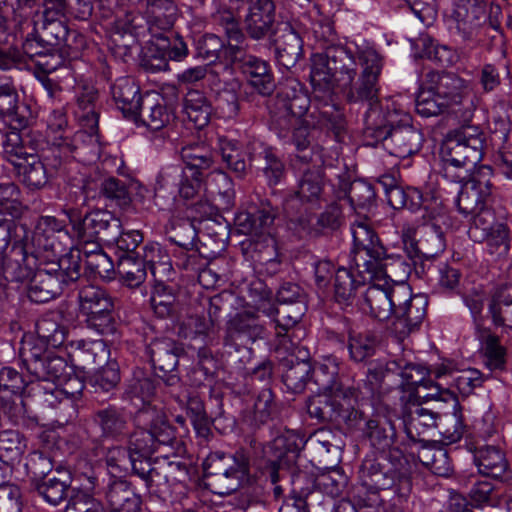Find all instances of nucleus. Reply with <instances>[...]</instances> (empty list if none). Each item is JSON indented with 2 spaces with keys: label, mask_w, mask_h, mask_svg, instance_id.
Wrapping results in <instances>:
<instances>
[{
  "label": "nucleus",
  "mask_w": 512,
  "mask_h": 512,
  "mask_svg": "<svg viewBox=\"0 0 512 512\" xmlns=\"http://www.w3.org/2000/svg\"><path fill=\"white\" fill-rule=\"evenodd\" d=\"M306 312L305 301H299L296 305L280 304L279 307L273 310V321L275 323L276 335L289 339L292 343L293 333H290L292 329L296 327L301 318Z\"/></svg>",
  "instance_id": "a18cd8bd"
},
{
  "label": "nucleus",
  "mask_w": 512,
  "mask_h": 512,
  "mask_svg": "<svg viewBox=\"0 0 512 512\" xmlns=\"http://www.w3.org/2000/svg\"><path fill=\"white\" fill-rule=\"evenodd\" d=\"M348 350L350 357L355 362H363L374 355L376 350V338L370 333L356 332L348 328Z\"/></svg>",
  "instance_id": "680f3d73"
},
{
  "label": "nucleus",
  "mask_w": 512,
  "mask_h": 512,
  "mask_svg": "<svg viewBox=\"0 0 512 512\" xmlns=\"http://www.w3.org/2000/svg\"><path fill=\"white\" fill-rule=\"evenodd\" d=\"M99 244H113L121 229V222L111 212L96 210L89 212Z\"/></svg>",
  "instance_id": "13d9d810"
},
{
  "label": "nucleus",
  "mask_w": 512,
  "mask_h": 512,
  "mask_svg": "<svg viewBox=\"0 0 512 512\" xmlns=\"http://www.w3.org/2000/svg\"><path fill=\"white\" fill-rule=\"evenodd\" d=\"M234 62L247 78L248 83L261 95L268 96L275 89L274 78L269 64L247 53L236 54Z\"/></svg>",
  "instance_id": "aec40b11"
},
{
  "label": "nucleus",
  "mask_w": 512,
  "mask_h": 512,
  "mask_svg": "<svg viewBox=\"0 0 512 512\" xmlns=\"http://www.w3.org/2000/svg\"><path fill=\"white\" fill-rule=\"evenodd\" d=\"M429 78V84L447 109L462 104L470 94L467 81L454 73H430Z\"/></svg>",
  "instance_id": "4be33fe9"
},
{
  "label": "nucleus",
  "mask_w": 512,
  "mask_h": 512,
  "mask_svg": "<svg viewBox=\"0 0 512 512\" xmlns=\"http://www.w3.org/2000/svg\"><path fill=\"white\" fill-rule=\"evenodd\" d=\"M367 282L360 308L370 317L378 321H386L392 317V306L389 298V280L388 266L382 268V273Z\"/></svg>",
  "instance_id": "dca6fc26"
},
{
  "label": "nucleus",
  "mask_w": 512,
  "mask_h": 512,
  "mask_svg": "<svg viewBox=\"0 0 512 512\" xmlns=\"http://www.w3.org/2000/svg\"><path fill=\"white\" fill-rule=\"evenodd\" d=\"M477 337L482 345L485 364L491 370H503L506 364V348L501 345L499 337L489 328H479Z\"/></svg>",
  "instance_id": "8fccbe9b"
},
{
  "label": "nucleus",
  "mask_w": 512,
  "mask_h": 512,
  "mask_svg": "<svg viewBox=\"0 0 512 512\" xmlns=\"http://www.w3.org/2000/svg\"><path fill=\"white\" fill-rule=\"evenodd\" d=\"M282 366V381L286 388L293 393L303 392L308 381L311 379V364L297 359H285L282 362Z\"/></svg>",
  "instance_id": "3c124183"
},
{
  "label": "nucleus",
  "mask_w": 512,
  "mask_h": 512,
  "mask_svg": "<svg viewBox=\"0 0 512 512\" xmlns=\"http://www.w3.org/2000/svg\"><path fill=\"white\" fill-rule=\"evenodd\" d=\"M350 230L353 237L352 261L359 271L382 273L389 260L404 263L400 255L388 253L367 218L356 219Z\"/></svg>",
  "instance_id": "39448f33"
},
{
  "label": "nucleus",
  "mask_w": 512,
  "mask_h": 512,
  "mask_svg": "<svg viewBox=\"0 0 512 512\" xmlns=\"http://www.w3.org/2000/svg\"><path fill=\"white\" fill-rule=\"evenodd\" d=\"M172 113L159 99L146 95L141 105V109L136 114L144 125L151 130H160L165 127L172 119Z\"/></svg>",
  "instance_id": "603ef678"
},
{
  "label": "nucleus",
  "mask_w": 512,
  "mask_h": 512,
  "mask_svg": "<svg viewBox=\"0 0 512 512\" xmlns=\"http://www.w3.org/2000/svg\"><path fill=\"white\" fill-rule=\"evenodd\" d=\"M159 43V55H153L152 50L149 49L147 57L153 59L155 63H151L154 70H166L168 68L167 57L173 61H183L189 54V49L186 42L181 36L176 35L172 40L165 34L155 38Z\"/></svg>",
  "instance_id": "a19ab883"
},
{
  "label": "nucleus",
  "mask_w": 512,
  "mask_h": 512,
  "mask_svg": "<svg viewBox=\"0 0 512 512\" xmlns=\"http://www.w3.org/2000/svg\"><path fill=\"white\" fill-rule=\"evenodd\" d=\"M306 447V439L300 432L295 430H286L275 437L267 446L262 449L263 457L271 464L273 469L280 465L284 458L288 461L289 455L295 458L299 452Z\"/></svg>",
  "instance_id": "b1692460"
},
{
  "label": "nucleus",
  "mask_w": 512,
  "mask_h": 512,
  "mask_svg": "<svg viewBox=\"0 0 512 512\" xmlns=\"http://www.w3.org/2000/svg\"><path fill=\"white\" fill-rule=\"evenodd\" d=\"M315 383L325 392H342L346 389L359 390L347 377L340 375L339 362L334 357H326L312 369Z\"/></svg>",
  "instance_id": "bb28decb"
},
{
  "label": "nucleus",
  "mask_w": 512,
  "mask_h": 512,
  "mask_svg": "<svg viewBox=\"0 0 512 512\" xmlns=\"http://www.w3.org/2000/svg\"><path fill=\"white\" fill-rule=\"evenodd\" d=\"M249 159L263 160L262 171L270 186H275L285 176V165L272 147L259 141H253L248 146Z\"/></svg>",
  "instance_id": "c9c22d12"
},
{
  "label": "nucleus",
  "mask_w": 512,
  "mask_h": 512,
  "mask_svg": "<svg viewBox=\"0 0 512 512\" xmlns=\"http://www.w3.org/2000/svg\"><path fill=\"white\" fill-rule=\"evenodd\" d=\"M94 421L100 427L104 438L121 440L129 434L125 416L115 408L98 410L95 412Z\"/></svg>",
  "instance_id": "09e8293b"
},
{
  "label": "nucleus",
  "mask_w": 512,
  "mask_h": 512,
  "mask_svg": "<svg viewBox=\"0 0 512 512\" xmlns=\"http://www.w3.org/2000/svg\"><path fill=\"white\" fill-rule=\"evenodd\" d=\"M30 232L26 225L0 216V264L7 279L29 278L37 267V255L29 250Z\"/></svg>",
  "instance_id": "7ed1b4c3"
},
{
  "label": "nucleus",
  "mask_w": 512,
  "mask_h": 512,
  "mask_svg": "<svg viewBox=\"0 0 512 512\" xmlns=\"http://www.w3.org/2000/svg\"><path fill=\"white\" fill-rule=\"evenodd\" d=\"M80 313L89 329L100 335L114 334L117 321L114 302L109 293L95 285L83 286L78 293Z\"/></svg>",
  "instance_id": "9b49d317"
},
{
  "label": "nucleus",
  "mask_w": 512,
  "mask_h": 512,
  "mask_svg": "<svg viewBox=\"0 0 512 512\" xmlns=\"http://www.w3.org/2000/svg\"><path fill=\"white\" fill-rule=\"evenodd\" d=\"M474 462L480 474L492 477H502L508 469V461L504 452L495 445H485L476 449Z\"/></svg>",
  "instance_id": "ea45409f"
},
{
  "label": "nucleus",
  "mask_w": 512,
  "mask_h": 512,
  "mask_svg": "<svg viewBox=\"0 0 512 512\" xmlns=\"http://www.w3.org/2000/svg\"><path fill=\"white\" fill-rule=\"evenodd\" d=\"M314 37L310 80L316 97L340 92L350 103L376 101L384 58L375 47L365 40L341 43L329 21L314 27Z\"/></svg>",
  "instance_id": "f257e3e1"
},
{
  "label": "nucleus",
  "mask_w": 512,
  "mask_h": 512,
  "mask_svg": "<svg viewBox=\"0 0 512 512\" xmlns=\"http://www.w3.org/2000/svg\"><path fill=\"white\" fill-rule=\"evenodd\" d=\"M97 91L93 86H82L76 94L77 110L75 112L84 134L93 137L98 129V114L95 111Z\"/></svg>",
  "instance_id": "79ce46f5"
},
{
  "label": "nucleus",
  "mask_w": 512,
  "mask_h": 512,
  "mask_svg": "<svg viewBox=\"0 0 512 512\" xmlns=\"http://www.w3.org/2000/svg\"><path fill=\"white\" fill-rule=\"evenodd\" d=\"M378 273L361 272L354 265L353 269L340 267L335 271L334 295L340 304L348 305L355 297L359 286L365 285Z\"/></svg>",
  "instance_id": "cd10ccee"
},
{
  "label": "nucleus",
  "mask_w": 512,
  "mask_h": 512,
  "mask_svg": "<svg viewBox=\"0 0 512 512\" xmlns=\"http://www.w3.org/2000/svg\"><path fill=\"white\" fill-rule=\"evenodd\" d=\"M428 300L425 295H413L410 302L403 309V313L393 320L391 331L397 338L403 339L418 329L426 315Z\"/></svg>",
  "instance_id": "7c9ffc66"
},
{
  "label": "nucleus",
  "mask_w": 512,
  "mask_h": 512,
  "mask_svg": "<svg viewBox=\"0 0 512 512\" xmlns=\"http://www.w3.org/2000/svg\"><path fill=\"white\" fill-rule=\"evenodd\" d=\"M428 370L415 364H407L401 371V386L404 390L414 389L418 397H437L441 391V383H435L426 376Z\"/></svg>",
  "instance_id": "e433bc0d"
},
{
  "label": "nucleus",
  "mask_w": 512,
  "mask_h": 512,
  "mask_svg": "<svg viewBox=\"0 0 512 512\" xmlns=\"http://www.w3.org/2000/svg\"><path fill=\"white\" fill-rule=\"evenodd\" d=\"M146 18L129 12L115 20L112 42L114 45L123 49V55L131 53V48L138 41V38L144 35L147 26L144 25Z\"/></svg>",
  "instance_id": "393cba45"
},
{
  "label": "nucleus",
  "mask_w": 512,
  "mask_h": 512,
  "mask_svg": "<svg viewBox=\"0 0 512 512\" xmlns=\"http://www.w3.org/2000/svg\"><path fill=\"white\" fill-rule=\"evenodd\" d=\"M218 149L228 168L239 177H243L247 171V163L238 141L220 136L218 137Z\"/></svg>",
  "instance_id": "e2e57ef3"
},
{
  "label": "nucleus",
  "mask_w": 512,
  "mask_h": 512,
  "mask_svg": "<svg viewBox=\"0 0 512 512\" xmlns=\"http://www.w3.org/2000/svg\"><path fill=\"white\" fill-rule=\"evenodd\" d=\"M420 239L416 240V230L411 226H404L401 230V238L404 248L409 256L433 258L441 254L446 247L443 231L435 223H425L421 230Z\"/></svg>",
  "instance_id": "4468645a"
},
{
  "label": "nucleus",
  "mask_w": 512,
  "mask_h": 512,
  "mask_svg": "<svg viewBox=\"0 0 512 512\" xmlns=\"http://www.w3.org/2000/svg\"><path fill=\"white\" fill-rule=\"evenodd\" d=\"M143 6L147 31L152 38L169 32L179 17V9L174 0H150Z\"/></svg>",
  "instance_id": "412c9836"
},
{
  "label": "nucleus",
  "mask_w": 512,
  "mask_h": 512,
  "mask_svg": "<svg viewBox=\"0 0 512 512\" xmlns=\"http://www.w3.org/2000/svg\"><path fill=\"white\" fill-rule=\"evenodd\" d=\"M250 455L244 449L235 452V468L228 473L212 477L208 482L211 491L218 495H227L238 489L240 481L249 472Z\"/></svg>",
  "instance_id": "f704fd0d"
},
{
  "label": "nucleus",
  "mask_w": 512,
  "mask_h": 512,
  "mask_svg": "<svg viewBox=\"0 0 512 512\" xmlns=\"http://www.w3.org/2000/svg\"><path fill=\"white\" fill-rule=\"evenodd\" d=\"M344 198L356 209H370L376 199L374 187L364 180H354L349 185L348 191H344Z\"/></svg>",
  "instance_id": "69168bd1"
},
{
  "label": "nucleus",
  "mask_w": 512,
  "mask_h": 512,
  "mask_svg": "<svg viewBox=\"0 0 512 512\" xmlns=\"http://www.w3.org/2000/svg\"><path fill=\"white\" fill-rule=\"evenodd\" d=\"M155 252L159 254L160 249L154 245H149L145 246L142 257L134 254H121L119 256L117 271L126 286L136 288L145 281L147 277L146 264L149 265L151 273L155 276Z\"/></svg>",
  "instance_id": "f3484780"
},
{
  "label": "nucleus",
  "mask_w": 512,
  "mask_h": 512,
  "mask_svg": "<svg viewBox=\"0 0 512 512\" xmlns=\"http://www.w3.org/2000/svg\"><path fill=\"white\" fill-rule=\"evenodd\" d=\"M66 370L65 376L61 380L47 384L42 387L43 401L51 407L58 403L67 401L73 404L78 400L85 387L84 382L77 375Z\"/></svg>",
  "instance_id": "a878e982"
},
{
  "label": "nucleus",
  "mask_w": 512,
  "mask_h": 512,
  "mask_svg": "<svg viewBox=\"0 0 512 512\" xmlns=\"http://www.w3.org/2000/svg\"><path fill=\"white\" fill-rule=\"evenodd\" d=\"M488 314L495 327L512 329V300L495 293L488 303Z\"/></svg>",
  "instance_id": "0e129e2a"
},
{
  "label": "nucleus",
  "mask_w": 512,
  "mask_h": 512,
  "mask_svg": "<svg viewBox=\"0 0 512 512\" xmlns=\"http://www.w3.org/2000/svg\"><path fill=\"white\" fill-rule=\"evenodd\" d=\"M487 21V5L482 0H453L449 30L454 41L463 48L481 45V32Z\"/></svg>",
  "instance_id": "9d476101"
},
{
  "label": "nucleus",
  "mask_w": 512,
  "mask_h": 512,
  "mask_svg": "<svg viewBox=\"0 0 512 512\" xmlns=\"http://www.w3.org/2000/svg\"><path fill=\"white\" fill-rule=\"evenodd\" d=\"M27 280L30 281L27 296L35 303L50 301L60 295L64 288V280H62L61 277L58 278L52 270L41 268L38 258L37 267ZM24 281H26V279Z\"/></svg>",
  "instance_id": "5701e85b"
},
{
  "label": "nucleus",
  "mask_w": 512,
  "mask_h": 512,
  "mask_svg": "<svg viewBox=\"0 0 512 512\" xmlns=\"http://www.w3.org/2000/svg\"><path fill=\"white\" fill-rule=\"evenodd\" d=\"M274 394L270 388L262 389L251 408L247 409L243 415V425L251 431H256L265 425L274 412Z\"/></svg>",
  "instance_id": "c03bdc74"
},
{
  "label": "nucleus",
  "mask_w": 512,
  "mask_h": 512,
  "mask_svg": "<svg viewBox=\"0 0 512 512\" xmlns=\"http://www.w3.org/2000/svg\"><path fill=\"white\" fill-rule=\"evenodd\" d=\"M359 390L346 389L342 392H325L311 396L307 401V412L320 422H333L356 427L363 419V413L356 409Z\"/></svg>",
  "instance_id": "6e6552de"
},
{
  "label": "nucleus",
  "mask_w": 512,
  "mask_h": 512,
  "mask_svg": "<svg viewBox=\"0 0 512 512\" xmlns=\"http://www.w3.org/2000/svg\"><path fill=\"white\" fill-rule=\"evenodd\" d=\"M417 458L435 475L447 477L452 471L447 451L443 448L422 445L417 451Z\"/></svg>",
  "instance_id": "4d7b16f0"
},
{
  "label": "nucleus",
  "mask_w": 512,
  "mask_h": 512,
  "mask_svg": "<svg viewBox=\"0 0 512 512\" xmlns=\"http://www.w3.org/2000/svg\"><path fill=\"white\" fill-rule=\"evenodd\" d=\"M396 470L384 455L366 458L359 471L361 484L373 495L393 487L396 479L403 481L409 487L410 482L406 478V473Z\"/></svg>",
  "instance_id": "ddd939ff"
},
{
  "label": "nucleus",
  "mask_w": 512,
  "mask_h": 512,
  "mask_svg": "<svg viewBox=\"0 0 512 512\" xmlns=\"http://www.w3.org/2000/svg\"><path fill=\"white\" fill-rule=\"evenodd\" d=\"M276 59L285 68L293 67L302 56V39L291 28L286 27L275 41Z\"/></svg>",
  "instance_id": "de8ad7c7"
},
{
  "label": "nucleus",
  "mask_w": 512,
  "mask_h": 512,
  "mask_svg": "<svg viewBox=\"0 0 512 512\" xmlns=\"http://www.w3.org/2000/svg\"><path fill=\"white\" fill-rule=\"evenodd\" d=\"M266 337V328L259 317L251 312H242L232 317L226 324L223 344L227 352L247 350L249 343Z\"/></svg>",
  "instance_id": "f8f14e48"
},
{
  "label": "nucleus",
  "mask_w": 512,
  "mask_h": 512,
  "mask_svg": "<svg viewBox=\"0 0 512 512\" xmlns=\"http://www.w3.org/2000/svg\"><path fill=\"white\" fill-rule=\"evenodd\" d=\"M174 446L176 452L173 454L165 453L160 456L164 469V484L173 485L185 480L188 476V464L183 459L185 453L184 446L175 438Z\"/></svg>",
  "instance_id": "5fc2aeb1"
},
{
  "label": "nucleus",
  "mask_w": 512,
  "mask_h": 512,
  "mask_svg": "<svg viewBox=\"0 0 512 512\" xmlns=\"http://www.w3.org/2000/svg\"><path fill=\"white\" fill-rule=\"evenodd\" d=\"M20 182L29 190L43 189L53 177L45 163L35 154L15 167Z\"/></svg>",
  "instance_id": "37998d69"
},
{
  "label": "nucleus",
  "mask_w": 512,
  "mask_h": 512,
  "mask_svg": "<svg viewBox=\"0 0 512 512\" xmlns=\"http://www.w3.org/2000/svg\"><path fill=\"white\" fill-rule=\"evenodd\" d=\"M70 357L76 367L93 371L107 359L106 345L102 340H77L71 343Z\"/></svg>",
  "instance_id": "2f4dec72"
},
{
  "label": "nucleus",
  "mask_w": 512,
  "mask_h": 512,
  "mask_svg": "<svg viewBox=\"0 0 512 512\" xmlns=\"http://www.w3.org/2000/svg\"><path fill=\"white\" fill-rule=\"evenodd\" d=\"M363 431L371 445L381 452L390 450L396 439L395 426L385 417L369 419Z\"/></svg>",
  "instance_id": "49530a36"
},
{
  "label": "nucleus",
  "mask_w": 512,
  "mask_h": 512,
  "mask_svg": "<svg viewBox=\"0 0 512 512\" xmlns=\"http://www.w3.org/2000/svg\"><path fill=\"white\" fill-rule=\"evenodd\" d=\"M310 98L303 85L294 80H286L269 104L271 125L279 137L286 138L290 127L307 120Z\"/></svg>",
  "instance_id": "423d86ee"
},
{
  "label": "nucleus",
  "mask_w": 512,
  "mask_h": 512,
  "mask_svg": "<svg viewBox=\"0 0 512 512\" xmlns=\"http://www.w3.org/2000/svg\"><path fill=\"white\" fill-rule=\"evenodd\" d=\"M29 385H33V380H26L15 368L7 366L0 369V393L11 394L15 397L12 408L13 416L25 413L22 395Z\"/></svg>",
  "instance_id": "58836bf2"
},
{
  "label": "nucleus",
  "mask_w": 512,
  "mask_h": 512,
  "mask_svg": "<svg viewBox=\"0 0 512 512\" xmlns=\"http://www.w3.org/2000/svg\"><path fill=\"white\" fill-rule=\"evenodd\" d=\"M63 17H43L41 26L37 24L33 28L40 34V41L45 43V47L59 46L65 42L68 36V28L62 20Z\"/></svg>",
  "instance_id": "bf43d9fd"
},
{
  "label": "nucleus",
  "mask_w": 512,
  "mask_h": 512,
  "mask_svg": "<svg viewBox=\"0 0 512 512\" xmlns=\"http://www.w3.org/2000/svg\"><path fill=\"white\" fill-rule=\"evenodd\" d=\"M106 500L108 512H138L141 499L135 493L131 484L121 478L112 479L107 485Z\"/></svg>",
  "instance_id": "473e14b6"
},
{
  "label": "nucleus",
  "mask_w": 512,
  "mask_h": 512,
  "mask_svg": "<svg viewBox=\"0 0 512 512\" xmlns=\"http://www.w3.org/2000/svg\"><path fill=\"white\" fill-rule=\"evenodd\" d=\"M176 296L169 286L162 282H158L151 296V308L160 318L170 316L174 311Z\"/></svg>",
  "instance_id": "774afa93"
},
{
  "label": "nucleus",
  "mask_w": 512,
  "mask_h": 512,
  "mask_svg": "<svg viewBox=\"0 0 512 512\" xmlns=\"http://www.w3.org/2000/svg\"><path fill=\"white\" fill-rule=\"evenodd\" d=\"M138 420L145 427L137 429L130 435L129 454L150 457L160 448L174 447V429L161 409L148 405L139 411Z\"/></svg>",
  "instance_id": "0eeeda50"
},
{
  "label": "nucleus",
  "mask_w": 512,
  "mask_h": 512,
  "mask_svg": "<svg viewBox=\"0 0 512 512\" xmlns=\"http://www.w3.org/2000/svg\"><path fill=\"white\" fill-rule=\"evenodd\" d=\"M441 153L443 161L475 167L483 157V139L466 129L457 131L444 142Z\"/></svg>",
  "instance_id": "2eb2a0df"
},
{
  "label": "nucleus",
  "mask_w": 512,
  "mask_h": 512,
  "mask_svg": "<svg viewBox=\"0 0 512 512\" xmlns=\"http://www.w3.org/2000/svg\"><path fill=\"white\" fill-rule=\"evenodd\" d=\"M111 94L116 106L124 116L136 118L141 109L144 97L141 96L140 88L130 77L118 78L111 86Z\"/></svg>",
  "instance_id": "72a5a7b5"
},
{
  "label": "nucleus",
  "mask_w": 512,
  "mask_h": 512,
  "mask_svg": "<svg viewBox=\"0 0 512 512\" xmlns=\"http://www.w3.org/2000/svg\"><path fill=\"white\" fill-rule=\"evenodd\" d=\"M439 415L430 408L420 404H412L407 408L403 418L405 432L408 438L414 442H425L423 435L437 428Z\"/></svg>",
  "instance_id": "c85d7f7f"
},
{
  "label": "nucleus",
  "mask_w": 512,
  "mask_h": 512,
  "mask_svg": "<svg viewBox=\"0 0 512 512\" xmlns=\"http://www.w3.org/2000/svg\"><path fill=\"white\" fill-rule=\"evenodd\" d=\"M181 351L176 342L170 338L155 339L147 347L154 369L164 373L175 370Z\"/></svg>",
  "instance_id": "4c0bfd02"
},
{
  "label": "nucleus",
  "mask_w": 512,
  "mask_h": 512,
  "mask_svg": "<svg viewBox=\"0 0 512 512\" xmlns=\"http://www.w3.org/2000/svg\"><path fill=\"white\" fill-rule=\"evenodd\" d=\"M35 488L46 502L54 506L66 500L71 491L70 483L57 478L36 482Z\"/></svg>",
  "instance_id": "338daca9"
},
{
  "label": "nucleus",
  "mask_w": 512,
  "mask_h": 512,
  "mask_svg": "<svg viewBox=\"0 0 512 512\" xmlns=\"http://www.w3.org/2000/svg\"><path fill=\"white\" fill-rule=\"evenodd\" d=\"M184 112L197 129H202L210 121L212 107L202 92L191 90L184 100Z\"/></svg>",
  "instance_id": "864d4df0"
},
{
  "label": "nucleus",
  "mask_w": 512,
  "mask_h": 512,
  "mask_svg": "<svg viewBox=\"0 0 512 512\" xmlns=\"http://www.w3.org/2000/svg\"><path fill=\"white\" fill-rule=\"evenodd\" d=\"M3 154L14 167L36 154L39 140L26 131L12 130L6 133L3 143Z\"/></svg>",
  "instance_id": "c756f323"
},
{
  "label": "nucleus",
  "mask_w": 512,
  "mask_h": 512,
  "mask_svg": "<svg viewBox=\"0 0 512 512\" xmlns=\"http://www.w3.org/2000/svg\"><path fill=\"white\" fill-rule=\"evenodd\" d=\"M329 185L320 167L306 168L298 176L295 189L283 200L286 216L304 226L310 221V213L327 201L326 189Z\"/></svg>",
  "instance_id": "20e7f679"
},
{
  "label": "nucleus",
  "mask_w": 512,
  "mask_h": 512,
  "mask_svg": "<svg viewBox=\"0 0 512 512\" xmlns=\"http://www.w3.org/2000/svg\"><path fill=\"white\" fill-rule=\"evenodd\" d=\"M84 133L78 131L74 134L73 139L64 138V136L52 138L48 141L49 147L43 151L42 161L53 177L56 175L64 176L66 174V166L74 159L78 150L77 142L82 139Z\"/></svg>",
  "instance_id": "6ab92c4d"
},
{
  "label": "nucleus",
  "mask_w": 512,
  "mask_h": 512,
  "mask_svg": "<svg viewBox=\"0 0 512 512\" xmlns=\"http://www.w3.org/2000/svg\"><path fill=\"white\" fill-rule=\"evenodd\" d=\"M181 158L187 170L205 172L213 165V156L210 148L204 144L194 143L181 149Z\"/></svg>",
  "instance_id": "052dcab7"
},
{
  "label": "nucleus",
  "mask_w": 512,
  "mask_h": 512,
  "mask_svg": "<svg viewBox=\"0 0 512 512\" xmlns=\"http://www.w3.org/2000/svg\"><path fill=\"white\" fill-rule=\"evenodd\" d=\"M375 110L371 108L367 118L365 137L381 141L390 155L404 159L419 152L423 143L422 133L413 127L412 117L395 102H387L383 122L371 124L369 119Z\"/></svg>",
  "instance_id": "f03ea898"
},
{
  "label": "nucleus",
  "mask_w": 512,
  "mask_h": 512,
  "mask_svg": "<svg viewBox=\"0 0 512 512\" xmlns=\"http://www.w3.org/2000/svg\"><path fill=\"white\" fill-rule=\"evenodd\" d=\"M511 229L505 222H494L492 231L487 234V253L497 260L506 259L511 250Z\"/></svg>",
  "instance_id": "6e6d98bb"
},
{
  "label": "nucleus",
  "mask_w": 512,
  "mask_h": 512,
  "mask_svg": "<svg viewBox=\"0 0 512 512\" xmlns=\"http://www.w3.org/2000/svg\"><path fill=\"white\" fill-rule=\"evenodd\" d=\"M19 357L30 374V380L38 382L37 388L42 389L40 382L48 384L61 380L69 370L66 360L47 352L45 344L34 335H24L19 347Z\"/></svg>",
  "instance_id": "1a4fd4ad"
},
{
  "label": "nucleus",
  "mask_w": 512,
  "mask_h": 512,
  "mask_svg": "<svg viewBox=\"0 0 512 512\" xmlns=\"http://www.w3.org/2000/svg\"><path fill=\"white\" fill-rule=\"evenodd\" d=\"M247 3L245 28L249 36L259 40L273 31L276 6L273 0H244Z\"/></svg>",
  "instance_id": "a211bd4d"
}]
</instances>
